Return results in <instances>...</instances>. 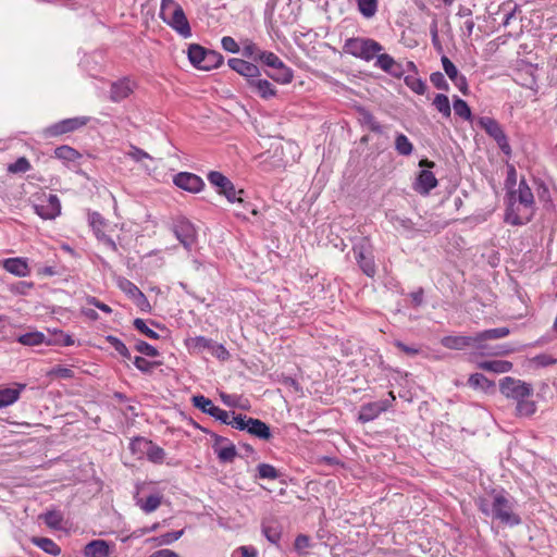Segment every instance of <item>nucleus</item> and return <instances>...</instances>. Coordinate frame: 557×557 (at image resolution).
<instances>
[{"label":"nucleus","mask_w":557,"mask_h":557,"mask_svg":"<svg viewBox=\"0 0 557 557\" xmlns=\"http://www.w3.org/2000/svg\"><path fill=\"white\" fill-rule=\"evenodd\" d=\"M433 106L444 117H450L451 108L449 99L445 94H437L433 99Z\"/></svg>","instance_id":"473e14b6"},{"label":"nucleus","mask_w":557,"mask_h":557,"mask_svg":"<svg viewBox=\"0 0 557 557\" xmlns=\"http://www.w3.org/2000/svg\"><path fill=\"white\" fill-rule=\"evenodd\" d=\"M247 432L260 440L268 441L272 434L270 428L261 420L249 418Z\"/></svg>","instance_id":"b1692460"},{"label":"nucleus","mask_w":557,"mask_h":557,"mask_svg":"<svg viewBox=\"0 0 557 557\" xmlns=\"http://www.w3.org/2000/svg\"><path fill=\"white\" fill-rule=\"evenodd\" d=\"M48 375L59 379H72L74 376V372L70 368L54 367L48 372Z\"/></svg>","instance_id":"e2e57ef3"},{"label":"nucleus","mask_w":557,"mask_h":557,"mask_svg":"<svg viewBox=\"0 0 557 557\" xmlns=\"http://www.w3.org/2000/svg\"><path fill=\"white\" fill-rule=\"evenodd\" d=\"M232 557H257V550L251 546H240L233 553Z\"/></svg>","instance_id":"774afa93"},{"label":"nucleus","mask_w":557,"mask_h":557,"mask_svg":"<svg viewBox=\"0 0 557 557\" xmlns=\"http://www.w3.org/2000/svg\"><path fill=\"white\" fill-rule=\"evenodd\" d=\"M405 84L417 95H424L426 91L425 82L414 75H407Z\"/></svg>","instance_id":"58836bf2"},{"label":"nucleus","mask_w":557,"mask_h":557,"mask_svg":"<svg viewBox=\"0 0 557 557\" xmlns=\"http://www.w3.org/2000/svg\"><path fill=\"white\" fill-rule=\"evenodd\" d=\"M383 49V46L374 39L366 37L350 38V55L366 62L372 61Z\"/></svg>","instance_id":"0eeeda50"},{"label":"nucleus","mask_w":557,"mask_h":557,"mask_svg":"<svg viewBox=\"0 0 557 557\" xmlns=\"http://www.w3.org/2000/svg\"><path fill=\"white\" fill-rule=\"evenodd\" d=\"M107 341L122 357L131 359V352L122 341L112 335L107 336Z\"/></svg>","instance_id":"603ef678"},{"label":"nucleus","mask_w":557,"mask_h":557,"mask_svg":"<svg viewBox=\"0 0 557 557\" xmlns=\"http://www.w3.org/2000/svg\"><path fill=\"white\" fill-rule=\"evenodd\" d=\"M174 234L180 243L186 248L190 249L196 242V230L194 225L187 220H180L174 225Z\"/></svg>","instance_id":"f8f14e48"},{"label":"nucleus","mask_w":557,"mask_h":557,"mask_svg":"<svg viewBox=\"0 0 557 557\" xmlns=\"http://www.w3.org/2000/svg\"><path fill=\"white\" fill-rule=\"evenodd\" d=\"M258 474L261 479L274 480L278 478V471L269 463H260L258 466Z\"/></svg>","instance_id":"5fc2aeb1"},{"label":"nucleus","mask_w":557,"mask_h":557,"mask_svg":"<svg viewBox=\"0 0 557 557\" xmlns=\"http://www.w3.org/2000/svg\"><path fill=\"white\" fill-rule=\"evenodd\" d=\"M0 263L9 273L18 277H25L30 273L27 260L24 258H8Z\"/></svg>","instance_id":"6ab92c4d"},{"label":"nucleus","mask_w":557,"mask_h":557,"mask_svg":"<svg viewBox=\"0 0 557 557\" xmlns=\"http://www.w3.org/2000/svg\"><path fill=\"white\" fill-rule=\"evenodd\" d=\"M430 82L433 84V86L440 90L448 91L449 85L442 72H433L430 75Z\"/></svg>","instance_id":"6e6d98bb"},{"label":"nucleus","mask_w":557,"mask_h":557,"mask_svg":"<svg viewBox=\"0 0 557 557\" xmlns=\"http://www.w3.org/2000/svg\"><path fill=\"white\" fill-rule=\"evenodd\" d=\"M536 411V404L528 398L517 401L516 412L519 417H529Z\"/></svg>","instance_id":"4c0bfd02"},{"label":"nucleus","mask_w":557,"mask_h":557,"mask_svg":"<svg viewBox=\"0 0 557 557\" xmlns=\"http://www.w3.org/2000/svg\"><path fill=\"white\" fill-rule=\"evenodd\" d=\"M478 124L486 132L490 137L496 141L498 148L504 154L508 157L511 156L512 150L509 145L508 137L500 124L495 119L490 116H481L478 120Z\"/></svg>","instance_id":"423d86ee"},{"label":"nucleus","mask_w":557,"mask_h":557,"mask_svg":"<svg viewBox=\"0 0 557 557\" xmlns=\"http://www.w3.org/2000/svg\"><path fill=\"white\" fill-rule=\"evenodd\" d=\"M393 224L396 230L401 228L404 232H407V233L416 232V227L418 225V223H414L409 218H405V216H394Z\"/></svg>","instance_id":"a18cd8bd"},{"label":"nucleus","mask_w":557,"mask_h":557,"mask_svg":"<svg viewBox=\"0 0 557 557\" xmlns=\"http://www.w3.org/2000/svg\"><path fill=\"white\" fill-rule=\"evenodd\" d=\"M133 362L135 367L143 373H150L156 367L160 364V362H151L139 356H136Z\"/></svg>","instance_id":"864d4df0"},{"label":"nucleus","mask_w":557,"mask_h":557,"mask_svg":"<svg viewBox=\"0 0 557 557\" xmlns=\"http://www.w3.org/2000/svg\"><path fill=\"white\" fill-rule=\"evenodd\" d=\"M509 334L510 330L506 326L479 332L474 335L476 342V349L481 350V354H485V350L490 349V346L484 344V342L504 338Z\"/></svg>","instance_id":"ddd939ff"},{"label":"nucleus","mask_w":557,"mask_h":557,"mask_svg":"<svg viewBox=\"0 0 557 557\" xmlns=\"http://www.w3.org/2000/svg\"><path fill=\"white\" fill-rule=\"evenodd\" d=\"M151 441H147L145 438H135L129 444V449L133 455L137 456V458H141L143 455L147 454L149 448V444Z\"/></svg>","instance_id":"a19ab883"},{"label":"nucleus","mask_w":557,"mask_h":557,"mask_svg":"<svg viewBox=\"0 0 557 557\" xmlns=\"http://www.w3.org/2000/svg\"><path fill=\"white\" fill-rule=\"evenodd\" d=\"M499 391L506 398L518 401L522 398H529L533 394V386L521 380L505 376L499 380Z\"/></svg>","instance_id":"39448f33"},{"label":"nucleus","mask_w":557,"mask_h":557,"mask_svg":"<svg viewBox=\"0 0 557 557\" xmlns=\"http://www.w3.org/2000/svg\"><path fill=\"white\" fill-rule=\"evenodd\" d=\"M25 387V384H15V387H0V408L15 403Z\"/></svg>","instance_id":"4be33fe9"},{"label":"nucleus","mask_w":557,"mask_h":557,"mask_svg":"<svg viewBox=\"0 0 557 557\" xmlns=\"http://www.w3.org/2000/svg\"><path fill=\"white\" fill-rule=\"evenodd\" d=\"M208 180L218 188L219 194H221L225 188H230L232 183L225 175L218 171H211L208 174Z\"/></svg>","instance_id":"f704fd0d"},{"label":"nucleus","mask_w":557,"mask_h":557,"mask_svg":"<svg viewBox=\"0 0 557 557\" xmlns=\"http://www.w3.org/2000/svg\"><path fill=\"white\" fill-rule=\"evenodd\" d=\"M135 88V83L124 77L111 84L110 99L113 102H120L127 98Z\"/></svg>","instance_id":"2eb2a0df"},{"label":"nucleus","mask_w":557,"mask_h":557,"mask_svg":"<svg viewBox=\"0 0 557 557\" xmlns=\"http://www.w3.org/2000/svg\"><path fill=\"white\" fill-rule=\"evenodd\" d=\"M206 51L207 49L197 44H193L188 47V59L190 63L199 70H201L203 60L206 59Z\"/></svg>","instance_id":"c85d7f7f"},{"label":"nucleus","mask_w":557,"mask_h":557,"mask_svg":"<svg viewBox=\"0 0 557 557\" xmlns=\"http://www.w3.org/2000/svg\"><path fill=\"white\" fill-rule=\"evenodd\" d=\"M32 168L29 161L25 157H20L15 162L8 165V172L17 174L25 173Z\"/></svg>","instance_id":"de8ad7c7"},{"label":"nucleus","mask_w":557,"mask_h":557,"mask_svg":"<svg viewBox=\"0 0 557 557\" xmlns=\"http://www.w3.org/2000/svg\"><path fill=\"white\" fill-rule=\"evenodd\" d=\"M34 287L33 282H16L9 286V290L14 295H27L28 290Z\"/></svg>","instance_id":"bf43d9fd"},{"label":"nucleus","mask_w":557,"mask_h":557,"mask_svg":"<svg viewBox=\"0 0 557 557\" xmlns=\"http://www.w3.org/2000/svg\"><path fill=\"white\" fill-rule=\"evenodd\" d=\"M133 325L137 331H139L141 334L151 339H158L160 337L157 332L147 326L146 322L143 319H135Z\"/></svg>","instance_id":"3c124183"},{"label":"nucleus","mask_w":557,"mask_h":557,"mask_svg":"<svg viewBox=\"0 0 557 557\" xmlns=\"http://www.w3.org/2000/svg\"><path fill=\"white\" fill-rule=\"evenodd\" d=\"M249 418L250 417H247L245 414H237V416H234L233 419L231 420L230 419V422L227 424L232 425L233 428L237 429V430H240V431H244L248 429V421H249Z\"/></svg>","instance_id":"680f3d73"},{"label":"nucleus","mask_w":557,"mask_h":557,"mask_svg":"<svg viewBox=\"0 0 557 557\" xmlns=\"http://www.w3.org/2000/svg\"><path fill=\"white\" fill-rule=\"evenodd\" d=\"M32 542L47 554L57 556L61 553L60 547L51 539L35 536L32 539Z\"/></svg>","instance_id":"7c9ffc66"},{"label":"nucleus","mask_w":557,"mask_h":557,"mask_svg":"<svg viewBox=\"0 0 557 557\" xmlns=\"http://www.w3.org/2000/svg\"><path fill=\"white\" fill-rule=\"evenodd\" d=\"M354 256L357 265L368 277H374L376 274V264L374 260L373 245L368 237H361L354 243Z\"/></svg>","instance_id":"20e7f679"},{"label":"nucleus","mask_w":557,"mask_h":557,"mask_svg":"<svg viewBox=\"0 0 557 557\" xmlns=\"http://www.w3.org/2000/svg\"><path fill=\"white\" fill-rule=\"evenodd\" d=\"M441 62L445 74L449 77L450 81H454L455 78L461 75L459 74L456 65L451 62V60L448 57L443 55L441 58Z\"/></svg>","instance_id":"8fccbe9b"},{"label":"nucleus","mask_w":557,"mask_h":557,"mask_svg":"<svg viewBox=\"0 0 557 557\" xmlns=\"http://www.w3.org/2000/svg\"><path fill=\"white\" fill-rule=\"evenodd\" d=\"M478 368L494 373H506L512 369V363L507 360H485L479 362Z\"/></svg>","instance_id":"393cba45"},{"label":"nucleus","mask_w":557,"mask_h":557,"mask_svg":"<svg viewBox=\"0 0 557 557\" xmlns=\"http://www.w3.org/2000/svg\"><path fill=\"white\" fill-rule=\"evenodd\" d=\"M135 349L145 355V356H148V357H157L159 356V351L157 348H154L153 346H151L150 344L144 342V341H136L135 343Z\"/></svg>","instance_id":"4d7b16f0"},{"label":"nucleus","mask_w":557,"mask_h":557,"mask_svg":"<svg viewBox=\"0 0 557 557\" xmlns=\"http://www.w3.org/2000/svg\"><path fill=\"white\" fill-rule=\"evenodd\" d=\"M453 108H454L455 114L458 115L459 117H461L466 121L471 120V117H472L471 109L468 106V103L465 100H462L461 98H459L457 96L454 97Z\"/></svg>","instance_id":"72a5a7b5"},{"label":"nucleus","mask_w":557,"mask_h":557,"mask_svg":"<svg viewBox=\"0 0 557 557\" xmlns=\"http://www.w3.org/2000/svg\"><path fill=\"white\" fill-rule=\"evenodd\" d=\"M119 287L131 298H135L141 292L134 283L126 278L120 281Z\"/></svg>","instance_id":"052dcab7"},{"label":"nucleus","mask_w":557,"mask_h":557,"mask_svg":"<svg viewBox=\"0 0 557 557\" xmlns=\"http://www.w3.org/2000/svg\"><path fill=\"white\" fill-rule=\"evenodd\" d=\"M232 70L249 79H253L260 75L259 67L250 62L242 59L233 58L228 60Z\"/></svg>","instance_id":"aec40b11"},{"label":"nucleus","mask_w":557,"mask_h":557,"mask_svg":"<svg viewBox=\"0 0 557 557\" xmlns=\"http://www.w3.org/2000/svg\"><path fill=\"white\" fill-rule=\"evenodd\" d=\"M468 385L474 389L488 392L495 387V383L482 373H473L468 379Z\"/></svg>","instance_id":"bb28decb"},{"label":"nucleus","mask_w":557,"mask_h":557,"mask_svg":"<svg viewBox=\"0 0 557 557\" xmlns=\"http://www.w3.org/2000/svg\"><path fill=\"white\" fill-rule=\"evenodd\" d=\"M517 183V171L513 165L509 164L507 166V177L505 181L506 188L508 190H512Z\"/></svg>","instance_id":"69168bd1"},{"label":"nucleus","mask_w":557,"mask_h":557,"mask_svg":"<svg viewBox=\"0 0 557 557\" xmlns=\"http://www.w3.org/2000/svg\"><path fill=\"white\" fill-rule=\"evenodd\" d=\"M35 212L45 220H53L61 213V203L57 195H44L39 203L34 206Z\"/></svg>","instance_id":"9d476101"},{"label":"nucleus","mask_w":557,"mask_h":557,"mask_svg":"<svg viewBox=\"0 0 557 557\" xmlns=\"http://www.w3.org/2000/svg\"><path fill=\"white\" fill-rule=\"evenodd\" d=\"M354 109L358 113V121L363 127L376 134L383 133L381 124L374 119L370 111L361 106H354Z\"/></svg>","instance_id":"412c9836"},{"label":"nucleus","mask_w":557,"mask_h":557,"mask_svg":"<svg viewBox=\"0 0 557 557\" xmlns=\"http://www.w3.org/2000/svg\"><path fill=\"white\" fill-rule=\"evenodd\" d=\"M45 523L52 529H61L63 516L60 511L51 510L46 512L44 516Z\"/></svg>","instance_id":"49530a36"},{"label":"nucleus","mask_w":557,"mask_h":557,"mask_svg":"<svg viewBox=\"0 0 557 557\" xmlns=\"http://www.w3.org/2000/svg\"><path fill=\"white\" fill-rule=\"evenodd\" d=\"M356 4L359 13L366 20H371L377 13L379 0H356Z\"/></svg>","instance_id":"cd10ccee"},{"label":"nucleus","mask_w":557,"mask_h":557,"mask_svg":"<svg viewBox=\"0 0 557 557\" xmlns=\"http://www.w3.org/2000/svg\"><path fill=\"white\" fill-rule=\"evenodd\" d=\"M210 351L220 360H227L230 358V352L222 344H218L214 342Z\"/></svg>","instance_id":"338daca9"},{"label":"nucleus","mask_w":557,"mask_h":557,"mask_svg":"<svg viewBox=\"0 0 557 557\" xmlns=\"http://www.w3.org/2000/svg\"><path fill=\"white\" fill-rule=\"evenodd\" d=\"M161 504V497L158 495H150L146 498V500L140 505V508L150 513L154 511Z\"/></svg>","instance_id":"13d9d810"},{"label":"nucleus","mask_w":557,"mask_h":557,"mask_svg":"<svg viewBox=\"0 0 557 557\" xmlns=\"http://www.w3.org/2000/svg\"><path fill=\"white\" fill-rule=\"evenodd\" d=\"M174 184L189 193H198L205 186L201 177L188 172H181L174 176Z\"/></svg>","instance_id":"4468645a"},{"label":"nucleus","mask_w":557,"mask_h":557,"mask_svg":"<svg viewBox=\"0 0 557 557\" xmlns=\"http://www.w3.org/2000/svg\"><path fill=\"white\" fill-rule=\"evenodd\" d=\"M534 196L525 178H521L517 189L506 194L505 222L510 225L527 224L532 216Z\"/></svg>","instance_id":"f257e3e1"},{"label":"nucleus","mask_w":557,"mask_h":557,"mask_svg":"<svg viewBox=\"0 0 557 557\" xmlns=\"http://www.w3.org/2000/svg\"><path fill=\"white\" fill-rule=\"evenodd\" d=\"M193 405L200 409L202 412L210 414L222 423L230 422V413L226 410L221 409L220 407L214 406L211 399L202 396L196 395L191 398Z\"/></svg>","instance_id":"9b49d317"},{"label":"nucleus","mask_w":557,"mask_h":557,"mask_svg":"<svg viewBox=\"0 0 557 557\" xmlns=\"http://www.w3.org/2000/svg\"><path fill=\"white\" fill-rule=\"evenodd\" d=\"M215 454L221 462H232L237 456V450L235 445L228 442L225 446L216 447Z\"/></svg>","instance_id":"e433bc0d"},{"label":"nucleus","mask_w":557,"mask_h":557,"mask_svg":"<svg viewBox=\"0 0 557 557\" xmlns=\"http://www.w3.org/2000/svg\"><path fill=\"white\" fill-rule=\"evenodd\" d=\"M395 149L400 156H410L413 151V145L404 134H397L395 138Z\"/></svg>","instance_id":"c9c22d12"},{"label":"nucleus","mask_w":557,"mask_h":557,"mask_svg":"<svg viewBox=\"0 0 557 557\" xmlns=\"http://www.w3.org/2000/svg\"><path fill=\"white\" fill-rule=\"evenodd\" d=\"M84 553L86 557H108L109 545L106 541L95 540L85 546Z\"/></svg>","instance_id":"a878e982"},{"label":"nucleus","mask_w":557,"mask_h":557,"mask_svg":"<svg viewBox=\"0 0 557 557\" xmlns=\"http://www.w3.org/2000/svg\"><path fill=\"white\" fill-rule=\"evenodd\" d=\"M268 75L280 84H288L293 79V71L285 64L273 69L272 72L268 73Z\"/></svg>","instance_id":"c756f323"},{"label":"nucleus","mask_w":557,"mask_h":557,"mask_svg":"<svg viewBox=\"0 0 557 557\" xmlns=\"http://www.w3.org/2000/svg\"><path fill=\"white\" fill-rule=\"evenodd\" d=\"M375 61V66L380 67L384 72L388 73L394 77H401L404 74L403 67L399 63H397L393 57L387 53H377Z\"/></svg>","instance_id":"a211bd4d"},{"label":"nucleus","mask_w":557,"mask_h":557,"mask_svg":"<svg viewBox=\"0 0 557 557\" xmlns=\"http://www.w3.org/2000/svg\"><path fill=\"white\" fill-rule=\"evenodd\" d=\"M160 15L183 38L191 37V28L183 8L174 0H162Z\"/></svg>","instance_id":"7ed1b4c3"},{"label":"nucleus","mask_w":557,"mask_h":557,"mask_svg":"<svg viewBox=\"0 0 557 557\" xmlns=\"http://www.w3.org/2000/svg\"><path fill=\"white\" fill-rule=\"evenodd\" d=\"M89 122L87 116H77L72 119L62 120L53 125H50L44 131L46 137H57L70 132H74Z\"/></svg>","instance_id":"1a4fd4ad"},{"label":"nucleus","mask_w":557,"mask_h":557,"mask_svg":"<svg viewBox=\"0 0 557 557\" xmlns=\"http://www.w3.org/2000/svg\"><path fill=\"white\" fill-rule=\"evenodd\" d=\"M249 86L262 98L269 99L276 94L273 85L267 79L253 78L248 81Z\"/></svg>","instance_id":"5701e85b"},{"label":"nucleus","mask_w":557,"mask_h":557,"mask_svg":"<svg viewBox=\"0 0 557 557\" xmlns=\"http://www.w3.org/2000/svg\"><path fill=\"white\" fill-rule=\"evenodd\" d=\"M54 156L61 160L74 161L79 157V153L70 146H60L55 148Z\"/></svg>","instance_id":"37998d69"},{"label":"nucleus","mask_w":557,"mask_h":557,"mask_svg":"<svg viewBox=\"0 0 557 557\" xmlns=\"http://www.w3.org/2000/svg\"><path fill=\"white\" fill-rule=\"evenodd\" d=\"M391 399H381L363 404L360 407L357 420L361 423H367L376 419L382 412L392 407L395 396L389 392Z\"/></svg>","instance_id":"6e6552de"},{"label":"nucleus","mask_w":557,"mask_h":557,"mask_svg":"<svg viewBox=\"0 0 557 557\" xmlns=\"http://www.w3.org/2000/svg\"><path fill=\"white\" fill-rule=\"evenodd\" d=\"M516 348L510 344H500L496 346H490V349L485 350L484 355L490 356H507L513 352Z\"/></svg>","instance_id":"09e8293b"},{"label":"nucleus","mask_w":557,"mask_h":557,"mask_svg":"<svg viewBox=\"0 0 557 557\" xmlns=\"http://www.w3.org/2000/svg\"><path fill=\"white\" fill-rule=\"evenodd\" d=\"M258 60L264 63L267 66H269L271 70L275 67H280L284 64V62L273 52H260L258 54Z\"/></svg>","instance_id":"79ce46f5"},{"label":"nucleus","mask_w":557,"mask_h":557,"mask_svg":"<svg viewBox=\"0 0 557 557\" xmlns=\"http://www.w3.org/2000/svg\"><path fill=\"white\" fill-rule=\"evenodd\" d=\"M146 456L148 460L153 463H162L165 458V451L163 450V448L150 442Z\"/></svg>","instance_id":"c03bdc74"},{"label":"nucleus","mask_w":557,"mask_h":557,"mask_svg":"<svg viewBox=\"0 0 557 557\" xmlns=\"http://www.w3.org/2000/svg\"><path fill=\"white\" fill-rule=\"evenodd\" d=\"M442 346L448 349L461 350L468 347H475V336L448 335L441 339Z\"/></svg>","instance_id":"f3484780"},{"label":"nucleus","mask_w":557,"mask_h":557,"mask_svg":"<svg viewBox=\"0 0 557 557\" xmlns=\"http://www.w3.org/2000/svg\"><path fill=\"white\" fill-rule=\"evenodd\" d=\"M443 226L437 222H423L418 223L416 227V232L431 233V232H440Z\"/></svg>","instance_id":"0e129e2a"},{"label":"nucleus","mask_w":557,"mask_h":557,"mask_svg":"<svg viewBox=\"0 0 557 557\" xmlns=\"http://www.w3.org/2000/svg\"><path fill=\"white\" fill-rule=\"evenodd\" d=\"M46 336L40 332H30L18 337V342L26 346H36L44 343Z\"/></svg>","instance_id":"ea45409f"},{"label":"nucleus","mask_w":557,"mask_h":557,"mask_svg":"<svg viewBox=\"0 0 557 557\" xmlns=\"http://www.w3.org/2000/svg\"><path fill=\"white\" fill-rule=\"evenodd\" d=\"M223 63V55L214 50L206 51V59L203 60V64L201 70L210 71L212 69L219 67Z\"/></svg>","instance_id":"2f4dec72"},{"label":"nucleus","mask_w":557,"mask_h":557,"mask_svg":"<svg viewBox=\"0 0 557 557\" xmlns=\"http://www.w3.org/2000/svg\"><path fill=\"white\" fill-rule=\"evenodd\" d=\"M491 496L492 500L486 497L476 499V506L484 516L510 528L522 522L520 516L515 512L516 500L508 496L504 490L500 492L493 491Z\"/></svg>","instance_id":"f03ea898"},{"label":"nucleus","mask_w":557,"mask_h":557,"mask_svg":"<svg viewBox=\"0 0 557 557\" xmlns=\"http://www.w3.org/2000/svg\"><path fill=\"white\" fill-rule=\"evenodd\" d=\"M437 186V180L433 172L422 169L416 180L414 190L421 195H429Z\"/></svg>","instance_id":"dca6fc26"}]
</instances>
